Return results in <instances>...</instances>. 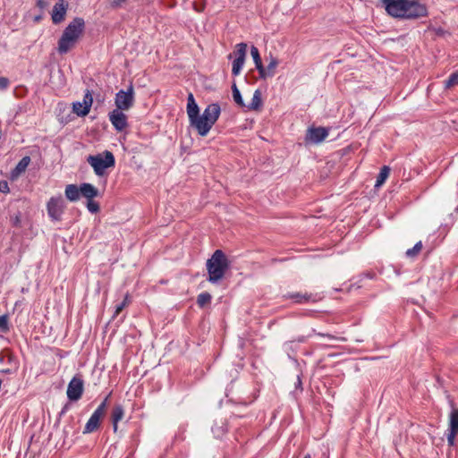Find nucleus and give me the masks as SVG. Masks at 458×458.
Here are the masks:
<instances>
[{
  "mask_svg": "<svg viewBox=\"0 0 458 458\" xmlns=\"http://www.w3.org/2000/svg\"><path fill=\"white\" fill-rule=\"evenodd\" d=\"M186 111L191 126L196 129L199 135L202 137L208 135L221 114L220 106L217 103H211L207 106L200 115L199 106L192 93L188 95Z\"/></svg>",
  "mask_w": 458,
  "mask_h": 458,
  "instance_id": "1",
  "label": "nucleus"
},
{
  "mask_svg": "<svg viewBox=\"0 0 458 458\" xmlns=\"http://www.w3.org/2000/svg\"><path fill=\"white\" fill-rule=\"evenodd\" d=\"M386 13L400 20H418L428 15V6L420 0H380Z\"/></svg>",
  "mask_w": 458,
  "mask_h": 458,
  "instance_id": "2",
  "label": "nucleus"
},
{
  "mask_svg": "<svg viewBox=\"0 0 458 458\" xmlns=\"http://www.w3.org/2000/svg\"><path fill=\"white\" fill-rule=\"evenodd\" d=\"M85 30V21L82 18H74L64 29L61 38L58 40L57 51L64 55L73 48L83 35Z\"/></svg>",
  "mask_w": 458,
  "mask_h": 458,
  "instance_id": "3",
  "label": "nucleus"
},
{
  "mask_svg": "<svg viewBox=\"0 0 458 458\" xmlns=\"http://www.w3.org/2000/svg\"><path fill=\"white\" fill-rule=\"evenodd\" d=\"M208 280L216 284L225 276L229 267V262L225 254L221 250H216L210 259L207 260Z\"/></svg>",
  "mask_w": 458,
  "mask_h": 458,
  "instance_id": "4",
  "label": "nucleus"
},
{
  "mask_svg": "<svg viewBox=\"0 0 458 458\" xmlns=\"http://www.w3.org/2000/svg\"><path fill=\"white\" fill-rule=\"evenodd\" d=\"M87 162L92 166L95 174L101 176L105 174L106 169L114 166L115 159L111 151L105 150L98 155L89 156Z\"/></svg>",
  "mask_w": 458,
  "mask_h": 458,
  "instance_id": "5",
  "label": "nucleus"
},
{
  "mask_svg": "<svg viewBox=\"0 0 458 458\" xmlns=\"http://www.w3.org/2000/svg\"><path fill=\"white\" fill-rule=\"evenodd\" d=\"M114 104L116 106L115 109L123 111L129 110L133 106L134 89L131 83L129 85L127 90L121 89L116 93Z\"/></svg>",
  "mask_w": 458,
  "mask_h": 458,
  "instance_id": "6",
  "label": "nucleus"
},
{
  "mask_svg": "<svg viewBox=\"0 0 458 458\" xmlns=\"http://www.w3.org/2000/svg\"><path fill=\"white\" fill-rule=\"evenodd\" d=\"M64 209L65 203L61 196L51 197L47 203V214L52 221H60Z\"/></svg>",
  "mask_w": 458,
  "mask_h": 458,
  "instance_id": "7",
  "label": "nucleus"
},
{
  "mask_svg": "<svg viewBox=\"0 0 458 458\" xmlns=\"http://www.w3.org/2000/svg\"><path fill=\"white\" fill-rule=\"evenodd\" d=\"M84 390V382L79 376H74L67 386V397L72 402L80 400Z\"/></svg>",
  "mask_w": 458,
  "mask_h": 458,
  "instance_id": "8",
  "label": "nucleus"
},
{
  "mask_svg": "<svg viewBox=\"0 0 458 458\" xmlns=\"http://www.w3.org/2000/svg\"><path fill=\"white\" fill-rule=\"evenodd\" d=\"M93 103V97L90 92V90L87 89L82 102L77 101L72 103V111L78 115V116H86L89 111L90 107Z\"/></svg>",
  "mask_w": 458,
  "mask_h": 458,
  "instance_id": "9",
  "label": "nucleus"
},
{
  "mask_svg": "<svg viewBox=\"0 0 458 458\" xmlns=\"http://www.w3.org/2000/svg\"><path fill=\"white\" fill-rule=\"evenodd\" d=\"M328 130L324 127H311L307 131L305 141L318 144L328 136Z\"/></svg>",
  "mask_w": 458,
  "mask_h": 458,
  "instance_id": "10",
  "label": "nucleus"
},
{
  "mask_svg": "<svg viewBox=\"0 0 458 458\" xmlns=\"http://www.w3.org/2000/svg\"><path fill=\"white\" fill-rule=\"evenodd\" d=\"M123 111L114 109L108 115L112 125L118 131H123L128 126L127 115Z\"/></svg>",
  "mask_w": 458,
  "mask_h": 458,
  "instance_id": "11",
  "label": "nucleus"
},
{
  "mask_svg": "<svg viewBox=\"0 0 458 458\" xmlns=\"http://www.w3.org/2000/svg\"><path fill=\"white\" fill-rule=\"evenodd\" d=\"M458 434V409H454L449 416V428L446 434L447 442L450 446L454 445V439Z\"/></svg>",
  "mask_w": 458,
  "mask_h": 458,
  "instance_id": "12",
  "label": "nucleus"
},
{
  "mask_svg": "<svg viewBox=\"0 0 458 458\" xmlns=\"http://www.w3.org/2000/svg\"><path fill=\"white\" fill-rule=\"evenodd\" d=\"M68 9V4L64 2V0H59L53 7L51 18L52 21L55 24H59L62 22L66 15V12Z\"/></svg>",
  "mask_w": 458,
  "mask_h": 458,
  "instance_id": "13",
  "label": "nucleus"
},
{
  "mask_svg": "<svg viewBox=\"0 0 458 458\" xmlns=\"http://www.w3.org/2000/svg\"><path fill=\"white\" fill-rule=\"evenodd\" d=\"M267 60L268 61L267 67L263 65V72H258L259 78L262 80L274 77L276 74V67L279 64L278 59L271 53L267 57Z\"/></svg>",
  "mask_w": 458,
  "mask_h": 458,
  "instance_id": "14",
  "label": "nucleus"
},
{
  "mask_svg": "<svg viewBox=\"0 0 458 458\" xmlns=\"http://www.w3.org/2000/svg\"><path fill=\"white\" fill-rule=\"evenodd\" d=\"M104 417V415L100 414L98 411H94L89 420L87 421L84 429L83 434H89L96 431L100 425V420Z\"/></svg>",
  "mask_w": 458,
  "mask_h": 458,
  "instance_id": "15",
  "label": "nucleus"
},
{
  "mask_svg": "<svg viewBox=\"0 0 458 458\" xmlns=\"http://www.w3.org/2000/svg\"><path fill=\"white\" fill-rule=\"evenodd\" d=\"M80 186L81 196L86 198L88 200L93 199L98 196V190L92 184L83 182Z\"/></svg>",
  "mask_w": 458,
  "mask_h": 458,
  "instance_id": "16",
  "label": "nucleus"
},
{
  "mask_svg": "<svg viewBox=\"0 0 458 458\" xmlns=\"http://www.w3.org/2000/svg\"><path fill=\"white\" fill-rule=\"evenodd\" d=\"M64 194L67 199L72 202H75L79 200L81 193V186H77L76 184H68L65 187Z\"/></svg>",
  "mask_w": 458,
  "mask_h": 458,
  "instance_id": "17",
  "label": "nucleus"
},
{
  "mask_svg": "<svg viewBox=\"0 0 458 458\" xmlns=\"http://www.w3.org/2000/svg\"><path fill=\"white\" fill-rule=\"evenodd\" d=\"M124 415V410L121 404H116L112 411L111 419L113 423L114 431L115 432L118 428V422L121 421Z\"/></svg>",
  "mask_w": 458,
  "mask_h": 458,
  "instance_id": "18",
  "label": "nucleus"
},
{
  "mask_svg": "<svg viewBox=\"0 0 458 458\" xmlns=\"http://www.w3.org/2000/svg\"><path fill=\"white\" fill-rule=\"evenodd\" d=\"M262 106V99H261V91L259 89H256L253 93V97L251 101L246 107L249 110H259L260 106Z\"/></svg>",
  "mask_w": 458,
  "mask_h": 458,
  "instance_id": "19",
  "label": "nucleus"
},
{
  "mask_svg": "<svg viewBox=\"0 0 458 458\" xmlns=\"http://www.w3.org/2000/svg\"><path fill=\"white\" fill-rule=\"evenodd\" d=\"M250 55L254 61L255 67H256L257 71L263 72V63H262L259 49L255 46L251 47Z\"/></svg>",
  "mask_w": 458,
  "mask_h": 458,
  "instance_id": "20",
  "label": "nucleus"
},
{
  "mask_svg": "<svg viewBox=\"0 0 458 458\" xmlns=\"http://www.w3.org/2000/svg\"><path fill=\"white\" fill-rule=\"evenodd\" d=\"M389 173H390L389 167L386 165L383 166L377 177L375 187L378 188V187L382 186L385 183L387 177L389 176Z\"/></svg>",
  "mask_w": 458,
  "mask_h": 458,
  "instance_id": "21",
  "label": "nucleus"
},
{
  "mask_svg": "<svg viewBox=\"0 0 458 458\" xmlns=\"http://www.w3.org/2000/svg\"><path fill=\"white\" fill-rule=\"evenodd\" d=\"M211 295L210 293H207V292H203L201 293H199L197 297V304L200 307V308H203L205 307L207 304L210 303L211 301Z\"/></svg>",
  "mask_w": 458,
  "mask_h": 458,
  "instance_id": "22",
  "label": "nucleus"
},
{
  "mask_svg": "<svg viewBox=\"0 0 458 458\" xmlns=\"http://www.w3.org/2000/svg\"><path fill=\"white\" fill-rule=\"evenodd\" d=\"M232 91H233V98L234 102H235L238 106H242V107L246 106V105L244 104L243 99H242V98L241 92H240V90H239V89L237 88V86H236V84H235V83H233V84L232 85Z\"/></svg>",
  "mask_w": 458,
  "mask_h": 458,
  "instance_id": "23",
  "label": "nucleus"
},
{
  "mask_svg": "<svg viewBox=\"0 0 458 458\" xmlns=\"http://www.w3.org/2000/svg\"><path fill=\"white\" fill-rule=\"evenodd\" d=\"M422 250V242H418L411 249H408L405 252L406 257L410 259L416 258Z\"/></svg>",
  "mask_w": 458,
  "mask_h": 458,
  "instance_id": "24",
  "label": "nucleus"
},
{
  "mask_svg": "<svg viewBox=\"0 0 458 458\" xmlns=\"http://www.w3.org/2000/svg\"><path fill=\"white\" fill-rule=\"evenodd\" d=\"M247 52V44L246 43H239L235 47V51L233 52L236 58H246Z\"/></svg>",
  "mask_w": 458,
  "mask_h": 458,
  "instance_id": "25",
  "label": "nucleus"
},
{
  "mask_svg": "<svg viewBox=\"0 0 458 458\" xmlns=\"http://www.w3.org/2000/svg\"><path fill=\"white\" fill-rule=\"evenodd\" d=\"M30 163V157L26 156L22 157L15 167V172L19 174L23 173Z\"/></svg>",
  "mask_w": 458,
  "mask_h": 458,
  "instance_id": "26",
  "label": "nucleus"
},
{
  "mask_svg": "<svg viewBox=\"0 0 458 458\" xmlns=\"http://www.w3.org/2000/svg\"><path fill=\"white\" fill-rule=\"evenodd\" d=\"M244 63H245V59H240V58H236L233 60V68H232V73L233 75L234 76H237L240 74L243 65H244Z\"/></svg>",
  "mask_w": 458,
  "mask_h": 458,
  "instance_id": "27",
  "label": "nucleus"
},
{
  "mask_svg": "<svg viewBox=\"0 0 458 458\" xmlns=\"http://www.w3.org/2000/svg\"><path fill=\"white\" fill-rule=\"evenodd\" d=\"M458 85V71L453 72L448 79L445 81V88L451 89Z\"/></svg>",
  "mask_w": 458,
  "mask_h": 458,
  "instance_id": "28",
  "label": "nucleus"
},
{
  "mask_svg": "<svg viewBox=\"0 0 458 458\" xmlns=\"http://www.w3.org/2000/svg\"><path fill=\"white\" fill-rule=\"evenodd\" d=\"M288 298L294 300V301L297 303H302L309 301L310 299V295L296 293L289 294Z\"/></svg>",
  "mask_w": 458,
  "mask_h": 458,
  "instance_id": "29",
  "label": "nucleus"
},
{
  "mask_svg": "<svg viewBox=\"0 0 458 458\" xmlns=\"http://www.w3.org/2000/svg\"><path fill=\"white\" fill-rule=\"evenodd\" d=\"M6 360V362L10 365H12L14 361L13 356L9 352H0V363H4Z\"/></svg>",
  "mask_w": 458,
  "mask_h": 458,
  "instance_id": "30",
  "label": "nucleus"
},
{
  "mask_svg": "<svg viewBox=\"0 0 458 458\" xmlns=\"http://www.w3.org/2000/svg\"><path fill=\"white\" fill-rule=\"evenodd\" d=\"M129 295L126 294L123 301L115 306V310L114 316H117L128 304H129Z\"/></svg>",
  "mask_w": 458,
  "mask_h": 458,
  "instance_id": "31",
  "label": "nucleus"
},
{
  "mask_svg": "<svg viewBox=\"0 0 458 458\" xmlns=\"http://www.w3.org/2000/svg\"><path fill=\"white\" fill-rule=\"evenodd\" d=\"M0 331L6 333L9 331L8 318L6 315L0 316Z\"/></svg>",
  "mask_w": 458,
  "mask_h": 458,
  "instance_id": "32",
  "label": "nucleus"
},
{
  "mask_svg": "<svg viewBox=\"0 0 458 458\" xmlns=\"http://www.w3.org/2000/svg\"><path fill=\"white\" fill-rule=\"evenodd\" d=\"M87 208L89 211L92 214L97 213L99 211V205L96 201H93L92 199L88 200Z\"/></svg>",
  "mask_w": 458,
  "mask_h": 458,
  "instance_id": "33",
  "label": "nucleus"
},
{
  "mask_svg": "<svg viewBox=\"0 0 458 458\" xmlns=\"http://www.w3.org/2000/svg\"><path fill=\"white\" fill-rule=\"evenodd\" d=\"M110 396V394L104 399V401L98 405V407L95 410L96 411H98L100 414L104 415L106 414V411L107 408V400Z\"/></svg>",
  "mask_w": 458,
  "mask_h": 458,
  "instance_id": "34",
  "label": "nucleus"
},
{
  "mask_svg": "<svg viewBox=\"0 0 458 458\" xmlns=\"http://www.w3.org/2000/svg\"><path fill=\"white\" fill-rule=\"evenodd\" d=\"M10 81L5 77H0V90H4L9 87Z\"/></svg>",
  "mask_w": 458,
  "mask_h": 458,
  "instance_id": "35",
  "label": "nucleus"
},
{
  "mask_svg": "<svg viewBox=\"0 0 458 458\" xmlns=\"http://www.w3.org/2000/svg\"><path fill=\"white\" fill-rule=\"evenodd\" d=\"M10 191L7 181H0V192L8 193Z\"/></svg>",
  "mask_w": 458,
  "mask_h": 458,
  "instance_id": "36",
  "label": "nucleus"
},
{
  "mask_svg": "<svg viewBox=\"0 0 458 458\" xmlns=\"http://www.w3.org/2000/svg\"><path fill=\"white\" fill-rule=\"evenodd\" d=\"M126 0H112L110 5L113 8H119L122 7L123 4L125 3Z\"/></svg>",
  "mask_w": 458,
  "mask_h": 458,
  "instance_id": "37",
  "label": "nucleus"
},
{
  "mask_svg": "<svg viewBox=\"0 0 458 458\" xmlns=\"http://www.w3.org/2000/svg\"><path fill=\"white\" fill-rule=\"evenodd\" d=\"M16 369H17V366H16V364H14L13 366V364H12V365H11V368H7V369H1V370H0V373H3V374H12V373H13Z\"/></svg>",
  "mask_w": 458,
  "mask_h": 458,
  "instance_id": "38",
  "label": "nucleus"
},
{
  "mask_svg": "<svg viewBox=\"0 0 458 458\" xmlns=\"http://www.w3.org/2000/svg\"><path fill=\"white\" fill-rule=\"evenodd\" d=\"M47 5H48V2L47 0H38L37 1V6L41 10L47 7Z\"/></svg>",
  "mask_w": 458,
  "mask_h": 458,
  "instance_id": "39",
  "label": "nucleus"
},
{
  "mask_svg": "<svg viewBox=\"0 0 458 458\" xmlns=\"http://www.w3.org/2000/svg\"><path fill=\"white\" fill-rule=\"evenodd\" d=\"M318 335L322 336V337H326V338H327V339H329V340H334V339H335V337L334 335H330V334H322V333H318Z\"/></svg>",
  "mask_w": 458,
  "mask_h": 458,
  "instance_id": "40",
  "label": "nucleus"
},
{
  "mask_svg": "<svg viewBox=\"0 0 458 458\" xmlns=\"http://www.w3.org/2000/svg\"><path fill=\"white\" fill-rule=\"evenodd\" d=\"M304 458H311V456H310V454H306V455L304 456Z\"/></svg>",
  "mask_w": 458,
  "mask_h": 458,
  "instance_id": "41",
  "label": "nucleus"
},
{
  "mask_svg": "<svg viewBox=\"0 0 458 458\" xmlns=\"http://www.w3.org/2000/svg\"><path fill=\"white\" fill-rule=\"evenodd\" d=\"M300 342H303L304 341V338L301 337V339H299Z\"/></svg>",
  "mask_w": 458,
  "mask_h": 458,
  "instance_id": "42",
  "label": "nucleus"
}]
</instances>
